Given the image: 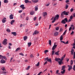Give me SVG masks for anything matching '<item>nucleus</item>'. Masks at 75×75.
<instances>
[{"mask_svg": "<svg viewBox=\"0 0 75 75\" xmlns=\"http://www.w3.org/2000/svg\"><path fill=\"white\" fill-rule=\"evenodd\" d=\"M56 43H54V45L53 46L52 49V55H54V52H54V50L57 47V45H55Z\"/></svg>", "mask_w": 75, "mask_h": 75, "instance_id": "f257e3e1", "label": "nucleus"}, {"mask_svg": "<svg viewBox=\"0 0 75 75\" xmlns=\"http://www.w3.org/2000/svg\"><path fill=\"white\" fill-rule=\"evenodd\" d=\"M7 39H5L2 42V44H3V45H7Z\"/></svg>", "mask_w": 75, "mask_h": 75, "instance_id": "f03ea898", "label": "nucleus"}, {"mask_svg": "<svg viewBox=\"0 0 75 75\" xmlns=\"http://www.w3.org/2000/svg\"><path fill=\"white\" fill-rule=\"evenodd\" d=\"M67 67H68V70L70 71L72 69V66H71V65H68L67 66Z\"/></svg>", "mask_w": 75, "mask_h": 75, "instance_id": "7ed1b4c3", "label": "nucleus"}, {"mask_svg": "<svg viewBox=\"0 0 75 75\" xmlns=\"http://www.w3.org/2000/svg\"><path fill=\"white\" fill-rule=\"evenodd\" d=\"M62 13H63L64 15L68 16L69 14V12L68 11L67 12L66 11H64L62 12Z\"/></svg>", "mask_w": 75, "mask_h": 75, "instance_id": "20e7f679", "label": "nucleus"}, {"mask_svg": "<svg viewBox=\"0 0 75 75\" xmlns=\"http://www.w3.org/2000/svg\"><path fill=\"white\" fill-rule=\"evenodd\" d=\"M0 59H6V57L0 54Z\"/></svg>", "mask_w": 75, "mask_h": 75, "instance_id": "39448f33", "label": "nucleus"}, {"mask_svg": "<svg viewBox=\"0 0 75 75\" xmlns=\"http://www.w3.org/2000/svg\"><path fill=\"white\" fill-rule=\"evenodd\" d=\"M1 64L6 63V61L3 59H2L1 61Z\"/></svg>", "mask_w": 75, "mask_h": 75, "instance_id": "423d86ee", "label": "nucleus"}, {"mask_svg": "<svg viewBox=\"0 0 75 75\" xmlns=\"http://www.w3.org/2000/svg\"><path fill=\"white\" fill-rule=\"evenodd\" d=\"M11 34L13 35H14V36H16L17 35V33L16 32H11Z\"/></svg>", "mask_w": 75, "mask_h": 75, "instance_id": "0eeeda50", "label": "nucleus"}, {"mask_svg": "<svg viewBox=\"0 0 75 75\" xmlns=\"http://www.w3.org/2000/svg\"><path fill=\"white\" fill-rule=\"evenodd\" d=\"M58 62L59 65H61L62 64H63V62H62V61H61V60H60V61H59Z\"/></svg>", "mask_w": 75, "mask_h": 75, "instance_id": "6e6552de", "label": "nucleus"}, {"mask_svg": "<svg viewBox=\"0 0 75 75\" xmlns=\"http://www.w3.org/2000/svg\"><path fill=\"white\" fill-rule=\"evenodd\" d=\"M6 18H4V19L2 20V22L3 23H4L6 21Z\"/></svg>", "mask_w": 75, "mask_h": 75, "instance_id": "1a4fd4ad", "label": "nucleus"}, {"mask_svg": "<svg viewBox=\"0 0 75 75\" xmlns=\"http://www.w3.org/2000/svg\"><path fill=\"white\" fill-rule=\"evenodd\" d=\"M56 19H57V15H55V17L54 18V20L52 22V23H53L55 22V20H56Z\"/></svg>", "mask_w": 75, "mask_h": 75, "instance_id": "9d476101", "label": "nucleus"}, {"mask_svg": "<svg viewBox=\"0 0 75 75\" xmlns=\"http://www.w3.org/2000/svg\"><path fill=\"white\" fill-rule=\"evenodd\" d=\"M20 7L22 8V9H25V7H24V5H21L20 6Z\"/></svg>", "mask_w": 75, "mask_h": 75, "instance_id": "9b49d317", "label": "nucleus"}, {"mask_svg": "<svg viewBox=\"0 0 75 75\" xmlns=\"http://www.w3.org/2000/svg\"><path fill=\"white\" fill-rule=\"evenodd\" d=\"M62 69H61V70H65V68H66V66H62Z\"/></svg>", "mask_w": 75, "mask_h": 75, "instance_id": "f8f14e48", "label": "nucleus"}, {"mask_svg": "<svg viewBox=\"0 0 75 75\" xmlns=\"http://www.w3.org/2000/svg\"><path fill=\"white\" fill-rule=\"evenodd\" d=\"M10 19H13V15L12 14H11L9 16Z\"/></svg>", "mask_w": 75, "mask_h": 75, "instance_id": "ddd939ff", "label": "nucleus"}, {"mask_svg": "<svg viewBox=\"0 0 75 75\" xmlns=\"http://www.w3.org/2000/svg\"><path fill=\"white\" fill-rule=\"evenodd\" d=\"M74 27V25H71V27H70L69 29V31H70L72 29V27Z\"/></svg>", "mask_w": 75, "mask_h": 75, "instance_id": "4468645a", "label": "nucleus"}, {"mask_svg": "<svg viewBox=\"0 0 75 75\" xmlns=\"http://www.w3.org/2000/svg\"><path fill=\"white\" fill-rule=\"evenodd\" d=\"M35 1H34L33 0H32V1L33 2V3H38V0H35Z\"/></svg>", "mask_w": 75, "mask_h": 75, "instance_id": "2eb2a0df", "label": "nucleus"}, {"mask_svg": "<svg viewBox=\"0 0 75 75\" xmlns=\"http://www.w3.org/2000/svg\"><path fill=\"white\" fill-rule=\"evenodd\" d=\"M43 15L44 17H45V16L47 15V13L46 12H43Z\"/></svg>", "mask_w": 75, "mask_h": 75, "instance_id": "dca6fc26", "label": "nucleus"}, {"mask_svg": "<svg viewBox=\"0 0 75 75\" xmlns=\"http://www.w3.org/2000/svg\"><path fill=\"white\" fill-rule=\"evenodd\" d=\"M25 3H31V1H29L28 0H25Z\"/></svg>", "mask_w": 75, "mask_h": 75, "instance_id": "f3484780", "label": "nucleus"}, {"mask_svg": "<svg viewBox=\"0 0 75 75\" xmlns=\"http://www.w3.org/2000/svg\"><path fill=\"white\" fill-rule=\"evenodd\" d=\"M30 15H33L34 14V11H31L30 12Z\"/></svg>", "mask_w": 75, "mask_h": 75, "instance_id": "a211bd4d", "label": "nucleus"}, {"mask_svg": "<svg viewBox=\"0 0 75 75\" xmlns=\"http://www.w3.org/2000/svg\"><path fill=\"white\" fill-rule=\"evenodd\" d=\"M15 21L14 20H12L11 22V23H10L11 24V25H13V23H14Z\"/></svg>", "mask_w": 75, "mask_h": 75, "instance_id": "6ab92c4d", "label": "nucleus"}, {"mask_svg": "<svg viewBox=\"0 0 75 75\" xmlns=\"http://www.w3.org/2000/svg\"><path fill=\"white\" fill-rule=\"evenodd\" d=\"M47 61L48 62H50L51 63H52V60H51V58L48 59L47 60Z\"/></svg>", "mask_w": 75, "mask_h": 75, "instance_id": "aec40b11", "label": "nucleus"}, {"mask_svg": "<svg viewBox=\"0 0 75 75\" xmlns=\"http://www.w3.org/2000/svg\"><path fill=\"white\" fill-rule=\"evenodd\" d=\"M61 23L64 24H65L66 23V22H65V21L64 20H62V21Z\"/></svg>", "mask_w": 75, "mask_h": 75, "instance_id": "412c9836", "label": "nucleus"}, {"mask_svg": "<svg viewBox=\"0 0 75 75\" xmlns=\"http://www.w3.org/2000/svg\"><path fill=\"white\" fill-rule=\"evenodd\" d=\"M74 50L73 49H72L71 50V54L73 55V53H74Z\"/></svg>", "mask_w": 75, "mask_h": 75, "instance_id": "4be33fe9", "label": "nucleus"}, {"mask_svg": "<svg viewBox=\"0 0 75 75\" xmlns=\"http://www.w3.org/2000/svg\"><path fill=\"white\" fill-rule=\"evenodd\" d=\"M63 71H61V73L62 74H64L65 72V70H63Z\"/></svg>", "mask_w": 75, "mask_h": 75, "instance_id": "5701e85b", "label": "nucleus"}, {"mask_svg": "<svg viewBox=\"0 0 75 75\" xmlns=\"http://www.w3.org/2000/svg\"><path fill=\"white\" fill-rule=\"evenodd\" d=\"M27 39V36H25L23 37V40L24 41H25Z\"/></svg>", "mask_w": 75, "mask_h": 75, "instance_id": "b1692460", "label": "nucleus"}, {"mask_svg": "<svg viewBox=\"0 0 75 75\" xmlns=\"http://www.w3.org/2000/svg\"><path fill=\"white\" fill-rule=\"evenodd\" d=\"M39 33V32L37 31V30H35L34 32L35 34H38Z\"/></svg>", "mask_w": 75, "mask_h": 75, "instance_id": "393cba45", "label": "nucleus"}, {"mask_svg": "<svg viewBox=\"0 0 75 75\" xmlns=\"http://www.w3.org/2000/svg\"><path fill=\"white\" fill-rule=\"evenodd\" d=\"M63 40V35H62L60 37V40L61 41Z\"/></svg>", "mask_w": 75, "mask_h": 75, "instance_id": "a878e982", "label": "nucleus"}, {"mask_svg": "<svg viewBox=\"0 0 75 75\" xmlns=\"http://www.w3.org/2000/svg\"><path fill=\"white\" fill-rule=\"evenodd\" d=\"M59 15L58 14L57 15V20H58L59 19Z\"/></svg>", "mask_w": 75, "mask_h": 75, "instance_id": "bb28decb", "label": "nucleus"}, {"mask_svg": "<svg viewBox=\"0 0 75 75\" xmlns=\"http://www.w3.org/2000/svg\"><path fill=\"white\" fill-rule=\"evenodd\" d=\"M28 47H30V46H31V42H30L28 43Z\"/></svg>", "mask_w": 75, "mask_h": 75, "instance_id": "cd10ccee", "label": "nucleus"}, {"mask_svg": "<svg viewBox=\"0 0 75 75\" xmlns=\"http://www.w3.org/2000/svg\"><path fill=\"white\" fill-rule=\"evenodd\" d=\"M4 3H7L8 2V1L7 0H4Z\"/></svg>", "mask_w": 75, "mask_h": 75, "instance_id": "c85d7f7f", "label": "nucleus"}, {"mask_svg": "<svg viewBox=\"0 0 75 75\" xmlns=\"http://www.w3.org/2000/svg\"><path fill=\"white\" fill-rule=\"evenodd\" d=\"M55 1H54L52 3V4H53V6H55V5H57V4H55Z\"/></svg>", "mask_w": 75, "mask_h": 75, "instance_id": "c756f323", "label": "nucleus"}, {"mask_svg": "<svg viewBox=\"0 0 75 75\" xmlns=\"http://www.w3.org/2000/svg\"><path fill=\"white\" fill-rule=\"evenodd\" d=\"M69 2V0H66V3H67V4H69V3L68 2Z\"/></svg>", "mask_w": 75, "mask_h": 75, "instance_id": "7c9ffc66", "label": "nucleus"}, {"mask_svg": "<svg viewBox=\"0 0 75 75\" xmlns=\"http://www.w3.org/2000/svg\"><path fill=\"white\" fill-rule=\"evenodd\" d=\"M64 21H65L66 22H68V19H67V18H65L64 19Z\"/></svg>", "mask_w": 75, "mask_h": 75, "instance_id": "2f4dec72", "label": "nucleus"}, {"mask_svg": "<svg viewBox=\"0 0 75 75\" xmlns=\"http://www.w3.org/2000/svg\"><path fill=\"white\" fill-rule=\"evenodd\" d=\"M35 65L36 67H38L40 65V62H38L37 64H35Z\"/></svg>", "mask_w": 75, "mask_h": 75, "instance_id": "473e14b6", "label": "nucleus"}, {"mask_svg": "<svg viewBox=\"0 0 75 75\" xmlns=\"http://www.w3.org/2000/svg\"><path fill=\"white\" fill-rule=\"evenodd\" d=\"M35 11H37V10H38V7L35 6Z\"/></svg>", "mask_w": 75, "mask_h": 75, "instance_id": "72a5a7b5", "label": "nucleus"}, {"mask_svg": "<svg viewBox=\"0 0 75 75\" xmlns=\"http://www.w3.org/2000/svg\"><path fill=\"white\" fill-rule=\"evenodd\" d=\"M59 51H57V55H59Z\"/></svg>", "mask_w": 75, "mask_h": 75, "instance_id": "f704fd0d", "label": "nucleus"}, {"mask_svg": "<svg viewBox=\"0 0 75 75\" xmlns=\"http://www.w3.org/2000/svg\"><path fill=\"white\" fill-rule=\"evenodd\" d=\"M20 50V48L18 47L16 49V51H18V50Z\"/></svg>", "mask_w": 75, "mask_h": 75, "instance_id": "c9c22d12", "label": "nucleus"}, {"mask_svg": "<svg viewBox=\"0 0 75 75\" xmlns=\"http://www.w3.org/2000/svg\"><path fill=\"white\" fill-rule=\"evenodd\" d=\"M66 32H67V30H66L63 33V35H65V34H66Z\"/></svg>", "mask_w": 75, "mask_h": 75, "instance_id": "e433bc0d", "label": "nucleus"}, {"mask_svg": "<svg viewBox=\"0 0 75 75\" xmlns=\"http://www.w3.org/2000/svg\"><path fill=\"white\" fill-rule=\"evenodd\" d=\"M64 14L62 13H62L61 14V16L62 18L64 17Z\"/></svg>", "mask_w": 75, "mask_h": 75, "instance_id": "4c0bfd02", "label": "nucleus"}, {"mask_svg": "<svg viewBox=\"0 0 75 75\" xmlns=\"http://www.w3.org/2000/svg\"><path fill=\"white\" fill-rule=\"evenodd\" d=\"M61 61V59L60 58H57V61Z\"/></svg>", "mask_w": 75, "mask_h": 75, "instance_id": "58836bf2", "label": "nucleus"}, {"mask_svg": "<svg viewBox=\"0 0 75 75\" xmlns=\"http://www.w3.org/2000/svg\"><path fill=\"white\" fill-rule=\"evenodd\" d=\"M75 59V52H74V53L73 59Z\"/></svg>", "mask_w": 75, "mask_h": 75, "instance_id": "ea45409f", "label": "nucleus"}, {"mask_svg": "<svg viewBox=\"0 0 75 75\" xmlns=\"http://www.w3.org/2000/svg\"><path fill=\"white\" fill-rule=\"evenodd\" d=\"M49 44L50 45H51V40H50L49 41Z\"/></svg>", "mask_w": 75, "mask_h": 75, "instance_id": "a19ab883", "label": "nucleus"}, {"mask_svg": "<svg viewBox=\"0 0 75 75\" xmlns=\"http://www.w3.org/2000/svg\"><path fill=\"white\" fill-rule=\"evenodd\" d=\"M30 66H28L27 68H26V70H28L30 69Z\"/></svg>", "mask_w": 75, "mask_h": 75, "instance_id": "79ce46f5", "label": "nucleus"}, {"mask_svg": "<svg viewBox=\"0 0 75 75\" xmlns=\"http://www.w3.org/2000/svg\"><path fill=\"white\" fill-rule=\"evenodd\" d=\"M73 69L74 71H75V65H74L73 67Z\"/></svg>", "mask_w": 75, "mask_h": 75, "instance_id": "37998d69", "label": "nucleus"}, {"mask_svg": "<svg viewBox=\"0 0 75 75\" xmlns=\"http://www.w3.org/2000/svg\"><path fill=\"white\" fill-rule=\"evenodd\" d=\"M73 17L72 16H71L70 17V20H72L73 18Z\"/></svg>", "mask_w": 75, "mask_h": 75, "instance_id": "c03bdc74", "label": "nucleus"}, {"mask_svg": "<svg viewBox=\"0 0 75 75\" xmlns=\"http://www.w3.org/2000/svg\"><path fill=\"white\" fill-rule=\"evenodd\" d=\"M63 31V29L61 28L60 29V30H59V32H62Z\"/></svg>", "mask_w": 75, "mask_h": 75, "instance_id": "a18cd8bd", "label": "nucleus"}, {"mask_svg": "<svg viewBox=\"0 0 75 75\" xmlns=\"http://www.w3.org/2000/svg\"><path fill=\"white\" fill-rule=\"evenodd\" d=\"M73 64V61L72 60H71V63H70V64H71V65L72 64Z\"/></svg>", "mask_w": 75, "mask_h": 75, "instance_id": "49530a36", "label": "nucleus"}, {"mask_svg": "<svg viewBox=\"0 0 75 75\" xmlns=\"http://www.w3.org/2000/svg\"><path fill=\"white\" fill-rule=\"evenodd\" d=\"M6 31L8 33H10V29H7L6 30Z\"/></svg>", "mask_w": 75, "mask_h": 75, "instance_id": "de8ad7c7", "label": "nucleus"}, {"mask_svg": "<svg viewBox=\"0 0 75 75\" xmlns=\"http://www.w3.org/2000/svg\"><path fill=\"white\" fill-rule=\"evenodd\" d=\"M21 18H23L24 17V16H23V15H21Z\"/></svg>", "mask_w": 75, "mask_h": 75, "instance_id": "09e8293b", "label": "nucleus"}, {"mask_svg": "<svg viewBox=\"0 0 75 75\" xmlns=\"http://www.w3.org/2000/svg\"><path fill=\"white\" fill-rule=\"evenodd\" d=\"M68 8V6L67 4L66 6V9H67Z\"/></svg>", "mask_w": 75, "mask_h": 75, "instance_id": "8fccbe9b", "label": "nucleus"}, {"mask_svg": "<svg viewBox=\"0 0 75 75\" xmlns=\"http://www.w3.org/2000/svg\"><path fill=\"white\" fill-rule=\"evenodd\" d=\"M48 59V57H46V58L45 59V61H47Z\"/></svg>", "mask_w": 75, "mask_h": 75, "instance_id": "3c124183", "label": "nucleus"}, {"mask_svg": "<svg viewBox=\"0 0 75 75\" xmlns=\"http://www.w3.org/2000/svg\"><path fill=\"white\" fill-rule=\"evenodd\" d=\"M64 57H62V58H61V60L60 59V61H62L63 60H64Z\"/></svg>", "mask_w": 75, "mask_h": 75, "instance_id": "603ef678", "label": "nucleus"}, {"mask_svg": "<svg viewBox=\"0 0 75 75\" xmlns=\"http://www.w3.org/2000/svg\"><path fill=\"white\" fill-rule=\"evenodd\" d=\"M60 42H61V43H64V44H65V42L64 41H60Z\"/></svg>", "mask_w": 75, "mask_h": 75, "instance_id": "864d4df0", "label": "nucleus"}, {"mask_svg": "<svg viewBox=\"0 0 75 75\" xmlns=\"http://www.w3.org/2000/svg\"><path fill=\"white\" fill-rule=\"evenodd\" d=\"M19 54L21 55H22V56H24V54H23V53H20Z\"/></svg>", "mask_w": 75, "mask_h": 75, "instance_id": "5fc2aeb1", "label": "nucleus"}, {"mask_svg": "<svg viewBox=\"0 0 75 75\" xmlns=\"http://www.w3.org/2000/svg\"><path fill=\"white\" fill-rule=\"evenodd\" d=\"M73 10H74V9L73 8H71L70 9V11L71 12H72Z\"/></svg>", "mask_w": 75, "mask_h": 75, "instance_id": "6e6d98bb", "label": "nucleus"}, {"mask_svg": "<svg viewBox=\"0 0 75 75\" xmlns=\"http://www.w3.org/2000/svg\"><path fill=\"white\" fill-rule=\"evenodd\" d=\"M36 19H37V17H35L34 18H33L34 21H35V20Z\"/></svg>", "mask_w": 75, "mask_h": 75, "instance_id": "4d7b16f0", "label": "nucleus"}, {"mask_svg": "<svg viewBox=\"0 0 75 75\" xmlns=\"http://www.w3.org/2000/svg\"><path fill=\"white\" fill-rule=\"evenodd\" d=\"M74 32L73 31L71 32V33L70 34V35H73L74 34Z\"/></svg>", "mask_w": 75, "mask_h": 75, "instance_id": "13d9d810", "label": "nucleus"}, {"mask_svg": "<svg viewBox=\"0 0 75 75\" xmlns=\"http://www.w3.org/2000/svg\"><path fill=\"white\" fill-rule=\"evenodd\" d=\"M48 52V50H45V53H46V52Z\"/></svg>", "mask_w": 75, "mask_h": 75, "instance_id": "bf43d9fd", "label": "nucleus"}, {"mask_svg": "<svg viewBox=\"0 0 75 75\" xmlns=\"http://www.w3.org/2000/svg\"><path fill=\"white\" fill-rule=\"evenodd\" d=\"M1 69L3 71H4V69H5V68L4 67H3L1 68Z\"/></svg>", "mask_w": 75, "mask_h": 75, "instance_id": "052dcab7", "label": "nucleus"}, {"mask_svg": "<svg viewBox=\"0 0 75 75\" xmlns=\"http://www.w3.org/2000/svg\"><path fill=\"white\" fill-rule=\"evenodd\" d=\"M69 44V42L68 41H67L66 42H65V44Z\"/></svg>", "mask_w": 75, "mask_h": 75, "instance_id": "680f3d73", "label": "nucleus"}, {"mask_svg": "<svg viewBox=\"0 0 75 75\" xmlns=\"http://www.w3.org/2000/svg\"><path fill=\"white\" fill-rule=\"evenodd\" d=\"M26 20L27 21L28 20V17L27 16V17H26Z\"/></svg>", "mask_w": 75, "mask_h": 75, "instance_id": "e2e57ef3", "label": "nucleus"}, {"mask_svg": "<svg viewBox=\"0 0 75 75\" xmlns=\"http://www.w3.org/2000/svg\"><path fill=\"white\" fill-rule=\"evenodd\" d=\"M42 72V71L40 72L39 73V74H38V75H41V74Z\"/></svg>", "mask_w": 75, "mask_h": 75, "instance_id": "0e129e2a", "label": "nucleus"}, {"mask_svg": "<svg viewBox=\"0 0 75 75\" xmlns=\"http://www.w3.org/2000/svg\"><path fill=\"white\" fill-rule=\"evenodd\" d=\"M47 61H46L45 62V63H44V65H45V64H47Z\"/></svg>", "mask_w": 75, "mask_h": 75, "instance_id": "69168bd1", "label": "nucleus"}, {"mask_svg": "<svg viewBox=\"0 0 75 75\" xmlns=\"http://www.w3.org/2000/svg\"><path fill=\"white\" fill-rule=\"evenodd\" d=\"M73 16L74 17H75V13L73 14Z\"/></svg>", "mask_w": 75, "mask_h": 75, "instance_id": "338daca9", "label": "nucleus"}, {"mask_svg": "<svg viewBox=\"0 0 75 75\" xmlns=\"http://www.w3.org/2000/svg\"><path fill=\"white\" fill-rule=\"evenodd\" d=\"M59 30V27H57V30Z\"/></svg>", "mask_w": 75, "mask_h": 75, "instance_id": "774afa93", "label": "nucleus"}]
</instances>
